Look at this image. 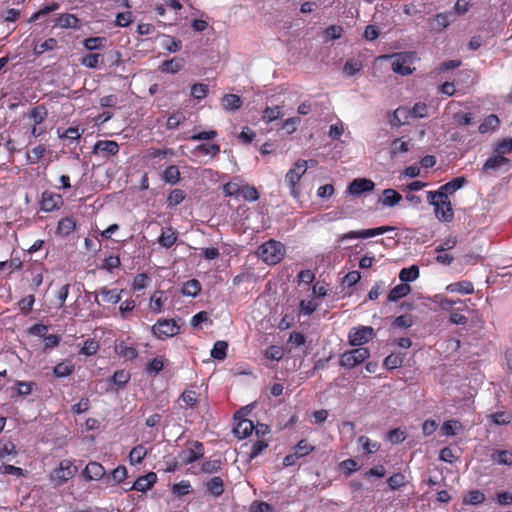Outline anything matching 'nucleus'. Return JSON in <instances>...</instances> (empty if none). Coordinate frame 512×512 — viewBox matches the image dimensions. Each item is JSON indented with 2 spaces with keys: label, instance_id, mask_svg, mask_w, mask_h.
<instances>
[{
  "label": "nucleus",
  "instance_id": "1",
  "mask_svg": "<svg viewBox=\"0 0 512 512\" xmlns=\"http://www.w3.org/2000/svg\"><path fill=\"white\" fill-rule=\"evenodd\" d=\"M285 253V245L274 239H270L261 244L257 251L258 257L268 265H276L281 262Z\"/></svg>",
  "mask_w": 512,
  "mask_h": 512
},
{
  "label": "nucleus",
  "instance_id": "2",
  "mask_svg": "<svg viewBox=\"0 0 512 512\" xmlns=\"http://www.w3.org/2000/svg\"><path fill=\"white\" fill-rule=\"evenodd\" d=\"M78 469L69 459L60 461L59 465L49 473V480L54 487L62 486L72 479Z\"/></svg>",
  "mask_w": 512,
  "mask_h": 512
},
{
  "label": "nucleus",
  "instance_id": "3",
  "mask_svg": "<svg viewBox=\"0 0 512 512\" xmlns=\"http://www.w3.org/2000/svg\"><path fill=\"white\" fill-rule=\"evenodd\" d=\"M27 117L31 123L30 134L32 137L38 138L47 132L44 122L48 117V109L44 104L32 107Z\"/></svg>",
  "mask_w": 512,
  "mask_h": 512
},
{
  "label": "nucleus",
  "instance_id": "4",
  "mask_svg": "<svg viewBox=\"0 0 512 512\" xmlns=\"http://www.w3.org/2000/svg\"><path fill=\"white\" fill-rule=\"evenodd\" d=\"M383 58H392L393 62L391 64L392 71L396 74L407 76L413 73L415 68H411V65L414 63L416 57L413 52H401L394 53L392 55H385Z\"/></svg>",
  "mask_w": 512,
  "mask_h": 512
},
{
  "label": "nucleus",
  "instance_id": "5",
  "mask_svg": "<svg viewBox=\"0 0 512 512\" xmlns=\"http://www.w3.org/2000/svg\"><path fill=\"white\" fill-rule=\"evenodd\" d=\"M307 171V161L299 159L297 160L293 167L288 170L285 175V183L290 189V194L294 198H298L300 196V191L297 187L302 176Z\"/></svg>",
  "mask_w": 512,
  "mask_h": 512
},
{
  "label": "nucleus",
  "instance_id": "6",
  "mask_svg": "<svg viewBox=\"0 0 512 512\" xmlns=\"http://www.w3.org/2000/svg\"><path fill=\"white\" fill-rule=\"evenodd\" d=\"M156 338L165 340L180 333V326L174 319H159L151 327Z\"/></svg>",
  "mask_w": 512,
  "mask_h": 512
},
{
  "label": "nucleus",
  "instance_id": "7",
  "mask_svg": "<svg viewBox=\"0 0 512 512\" xmlns=\"http://www.w3.org/2000/svg\"><path fill=\"white\" fill-rule=\"evenodd\" d=\"M370 356L368 348L358 347L350 351H346L341 355L340 366L352 369L355 366L363 363Z\"/></svg>",
  "mask_w": 512,
  "mask_h": 512
},
{
  "label": "nucleus",
  "instance_id": "8",
  "mask_svg": "<svg viewBox=\"0 0 512 512\" xmlns=\"http://www.w3.org/2000/svg\"><path fill=\"white\" fill-rule=\"evenodd\" d=\"M375 335V331L371 326L354 327L348 333V341L351 346L361 347L371 341Z\"/></svg>",
  "mask_w": 512,
  "mask_h": 512
},
{
  "label": "nucleus",
  "instance_id": "9",
  "mask_svg": "<svg viewBox=\"0 0 512 512\" xmlns=\"http://www.w3.org/2000/svg\"><path fill=\"white\" fill-rule=\"evenodd\" d=\"M394 230H395V227H393V226H381V227H376V228H371V229H363L360 231H349L347 233L340 235L338 238V242L343 243L344 241L349 240V239L370 238V237L382 235L384 233L394 231Z\"/></svg>",
  "mask_w": 512,
  "mask_h": 512
},
{
  "label": "nucleus",
  "instance_id": "10",
  "mask_svg": "<svg viewBox=\"0 0 512 512\" xmlns=\"http://www.w3.org/2000/svg\"><path fill=\"white\" fill-rule=\"evenodd\" d=\"M204 456V445L199 441H191L186 444V449L179 455L182 464L188 465L196 462Z\"/></svg>",
  "mask_w": 512,
  "mask_h": 512
},
{
  "label": "nucleus",
  "instance_id": "11",
  "mask_svg": "<svg viewBox=\"0 0 512 512\" xmlns=\"http://www.w3.org/2000/svg\"><path fill=\"white\" fill-rule=\"evenodd\" d=\"M64 204L63 198L60 194L52 191H44L41 194L39 205L42 211L53 212L59 210Z\"/></svg>",
  "mask_w": 512,
  "mask_h": 512
},
{
  "label": "nucleus",
  "instance_id": "12",
  "mask_svg": "<svg viewBox=\"0 0 512 512\" xmlns=\"http://www.w3.org/2000/svg\"><path fill=\"white\" fill-rule=\"evenodd\" d=\"M434 212L436 218L441 222L449 223L454 219V211L449 198L438 199L436 205L434 206Z\"/></svg>",
  "mask_w": 512,
  "mask_h": 512
},
{
  "label": "nucleus",
  "instance_id": "13",
  "mask_svg": "<svg viewBox=\"0 0 512 512\" xmlns=\"http://www.w3.org/2000/svg\"><path fill=\"white\" fill-rule=\"evenodd\" d=\"M157 482V475L155 472H149L145 475L139 476L133 483L130 490H136L139 492H147Z\"/></svg>",
  "mask_w": 512,
  "mask_h": 512
},
{
  "label": "nucleus",
  "instance_id": "14",
  "mask_svg": "<svg viewBox=\"0 0 512 512\" xmlns=\"http://www.w3.org/2000/svg\"><path fill=\"white\" fill-rule=\"evenodd\" d=\"M105 474L106 471L102 464L95 461L89 462L82 471V476L88 481L100 480Z\"/></svg>",
  "mask_w": 512,
  "mask_h": 512
},
{
  "label": "nucleus",
  "instance_id": "15",
  "mask_svg": "<svg viewBox=\"0 0 512 512\" xmlns=\"http://www.w3.org/2000/svg\"><path fill=\"white\" fill-rule=\"evenodd\" d=\"M375 187L372 180L366 178L354 179L348 186V192L351 195H360L364 192H371Z\"/></svg>",
  "mask_w": 512,
  "mask_h": 512
},
{
  "label": "nucleus",
  "instance_id": "16",
  "mask_svg": "<svg viewBox=\"0 0 512 512\" xmlns=\"http://www.w3.org/2000/svg\"><path fill=\"white\" fill-rule=\"evenodd\" d=\"M123 290L108 289L106 287L100 288L98 292H95V302L100 305L98 301V295H101L102 301L109 304H117L121 300V293Z\"/></svg>",
  "mask_w": 512,
  "mask_h": 512
},
{
  "label": "nucleus",
  "instance_id": "17",
  "mask_svg": "<svg viewBox=\"0 0 512 512\" xmlns=\"http://www.w3.org/2000/svg\"><path fill=\"white\" fill-rule=\"evenodd\" d=\"M465 183H466L465 177H463V176L455 177L452 180H450L449 182H447L439 187V194L441 195L442 198L447 199V198H449V195L453 194L458 189L462 188Z\"/></svg>",
  "mask_w": 512,
  "mask_h": 512
},
{
  "label": "nucleus",
  "instance_id": "18",
  "mask_svg": "<svg viewBox=\"0 0 512 512\" xmlns=\"http://www.w3.org/2000/svg\"><path fill=\"white\" fill-rule=\"evenodd\" d=\"M77 227V221L72 216L63 217L58 221L56 227V234L61 236H68L75 231Z\"/></svg>",
  "mask_w": 512,
  "mask_h": 512
},
{
  "label": "nucleus",
  "instance_id": "19",
  "mask_svg": "<svg viewBox=\"0 0 512 512\" xmlns=\"http://www.w3.org/2000/svg\"><path fill=\"white\" fill-rule=\"evenodd\" d=\"M510 163H511L510 159L506 158L505 156L497 154V155L489 157L486 160V162L484 163V165L482 167V170L485 172L497 171L502 166L510 165Z\"/></svg>",
  "mask_w": 512,
  "mask_h": 512
},
{
  "label": "nucleus",
  "instance_id": "20",
  "mask_svg": "<svg viewBox=\"0 0 512 512\" xmlns=\"http://www.w3.org/2000/svg\"><path fill=\"white\" fill-rule=\"evenodd\" d=\"M178 239V232L173 227H167L162 230L161 235L158 238L160 246L169 249L171 248Z\"/></svg>",
  "mask_w": 512,
  "mask_h": 512
},
{
  "label": "nucleus",
  "instance_id": "21",
  "mask_svg": "<svg viewBox=\"0 0 512 512\" xmlns=\"http://www.w3.org/2000/svg\"><path fill=\"white\" fill-rule=\"evenodd\" d=\"M221 105L225 111L232 112L243 106V100L236 94H225L221 99Z\"/></svg>",
  "mask_w": 512,
  "mask_h": 512
},
{
  "label": "nucleus",
  "instance_id": "22",
  "mask_svg": "<svg viewBox=\"0 0 512 512\" xmlns=\"http://www.w3.org/2000/svg\"><path fill=\"white\" fill-rule=\"evenodd\" d=\"M185 61L181 57H174L172 59L164 61L159 69L163 73L175 74L181 71L184 67Z\"/></svg>",
  "mask_w": 512,
  "mask_h": 512
},
{
  "label": "nucleus",
  "instance_id": "23",
  "mask_svg": "<svg viewBox=\"0 0 512 512\" xmlns=\"http://www.w3.org/2000/svg\"><path fill=\"white\" fill-rule=\"evenodd\" d=\"M95 152H102L105 156H113L119 152V145L112 140H99L94 146Z\"/></svg>",
  "mask_w": 512,
  "mask_h": 512
},
{
  "label": "nucleus",
  "instance_id": "24",
  "mask_svg": "<svg viewBox=\"0 0 512 512\" xmlns=\"http://www.w3.org/2000/svg\"><path fill=\"white\" fill-rule=\"evenodd\" d=\"M205 487L209 494L215 498L220 497L224 493V481L220 476H214L210 478L206 483Z\"/></svg>",
  "mask_w": 512,
  "mask_h": 512
},
{
  "label": "nucleus",
  "instance_id": "25",
  "mask_svg": "<svg viewBox=\"0 0 512 512\" xmlns=\"http://www.w3.org/2000/svg\"><path fill=\"white\" fill-rule=\"evenodd\" d=\"M254 428V423L251 420L241 419L236 423L233 432L236 437L243 439L251 435Z\"/></svg>",
  "mask_w": 512,
  "mask_h": 512
},
{
  "label": "nucleus",
  "instance_id": "26",
  "mask_svg": "<svg viewBox=\"0 0 512 512\" xmlns=\"http://www.w3.org/2000/svg\"><path fill=\"white\" fill-rule=\"evenodd\" d=\"M402 200V195L398 193L396 190L392 188H387L382 193V198L379 199V202L383 206L394 207L399 204Z\"/></svg>",
  "mask_w": 512,
  "mask_h": 512
},
{
  "label": "nucleus",
  "instance_id": "27",
  "mask_svg": "<svg viewBox=\"0 0 512 512\" xmlns=\"http://www.w3.org/2000/svg\"><path fill=\"white\" fill-rule=\"evenodd\" d=\"M79 20L74 14L62 13L55 19L54 26L63 29L76 28Z\"/></svg>",
  "mask_w": 512,
  "mask_h": 512
},
{
  "label": "nucleus",
  "instance_id": "28",
  "mask_svg": "<svg viewBox=\"0 0 512 512\" xmlns=\"http://www.w3.org/2000/svg\"><path fill=\"white\" fill-rule=\"evenodd\" d=\"M500 125V120L497 115H488L483 122L479 125L478 131L481 134H486L495 131Z\"/></svg>",
  "mask_w": 512,
  "mask_h": 512
},
{
  "label": "nucleus",
  "instance_id": "29",
  "mask_svg": "<svg viewBox=\"0 0 512 512\" xmlns=\"http://www.w3.org/2000/svg\"><path fill=\"white\" fill-rule=\"evenodd\" d=\"M116 353L125 360H134L138 356V350L134 346H128L125 342H120L115 347Z\"/></svg>",
  "mask_w": 512,
  "mask_h": 512
},
{
  "label": "nucleus",
  "instance_id": "30",
  "mask_svg": "<svg viewBox=\"0 0 512 512\" xmlns=\"http://www.w3.org/2000/svg\"><path fill=\"white\" fill-rule=\"evenodd\" d=\"M411 291V287L407 283H401L392 288L387 296V300L389 302H395L406 295H408Z\"/></svg>",
  "mask_w": 512,
  "mask_h": 512
},
{
  "label": "nucleus",
  "instance_id": "31",
  "mask_svg": "<svg viewBox=\"0 0 512 512\" xmlns=\"http://www.w3.org/2000/svg\"><path fill=\"white\" fill-rule=\"evenodd\" d=\"M447 290L454 293L472 294L474 292V286L472 282L463 280L449 284Z\"/></svg>",
  "mask_w": 512,
  "mask_h": 512
},
{
  "label": "nucleus",
  "instance_id": "32",
  "mask_svg": "<svg viewBox=\"0 0 512 512\" xmlns=\"http://www.w3.org/2000/svg\"><path fill=\"white\" fill-rule=\"evenodd\" d=\"M107 45V39L105 37H89L83 41V46L88 51L102 50Z\"/></svg>",
  "mask_w": 512,
  "mask_h": 512
},
{
  "label": "nucleus",
  "instance_id": "33",
  "mask_svg": "<svg viewBox=\"0 0 512 512\" xmlns=\"http://www.w3.org/2000/svg\"><path fill=\"white\" fill-rule=\"evenodd\" d=\"M104 57L99 53H89L81 58V64L87 68L96 69L103 63Z\"/></svg>",
  "mask_w": 512,
  "mask_h": 512
},
{
  "label": "nucleus",
  "instance_id": "34",
  "mask_svg": "<svg viewBox=\"0 0 512 512\" xmlns=\"http://www.w3.org/2000/svg\"><path fill=\"white\" fill-rule=\"evenodd\" d=\"M167 301V297L163 291H156L150 297V308L155 313H160L163 309L164 303Z\"/></svg>",
  "mask_w": 512,
  "mask_h": 512
},
{
  "label": "nucleus",
  "instance_id": "35",
  "mask_svg": "<svg viewBox=\"0 0 512 512\" xmlns=\"http://www.w3.org/2000/svg\"><path fill=\"white\" fill-rule=\"evenodd\" d=\"M201 291V284L197 279H191L186 281L181 289V292L185 296L196 297Z\"/></svg>",
  "mask_w": 512,
  "mask_h": 512
},
{
  "label": "nucleus",
  "instance_id": "36",
  "mask_svg": "<svg viewBox=\"0 0 512 512\" xmlns=\"http://www.w3.org/2000/svg\"><path fill=\"white\" fill-rule=\"evenodd\" d=\"M74 369H75V367H74L73 363H71L69 361H65V362L58 363L53 368V374L56 378H64V377L71 375L74 372Z\"/></svg>",
  "mask_w": 512,
  "mask_h": 512
},
{
  "label": "nucleus",
  "instance_id": "37",
  "mask_svg": "<svg viewBox=\"0 0 512 512\" xmlns=\"http://www.w3.org/2000/svg\"><path fill=\"white\" fill-rule=\"evenodd\" d=\"M146 455H147L146 448L142 444H139V445L133 447L132 450L130 451L129 462L131 465H138V464L142 463V461L146 457Z\"/></svg>",
  "mask_w": 512,
  "mask_h": 512
},
{
  "label": "nucleus",
  "instance_id": "38",
  "mask_svg": "<svg viewBox=\"0 0 512 512\" xmlns=\"http://www.w3.org/2000/svg\"><path fill=\"white\" fill-rule=\"evenodd\" d=\"M48 152L46 145L39 144L27 154V161L30 164L38 163Z\"/></svg>",
  "mask_w": 512,
  "mask_h": 512
},
{
  "label": "nucleus",
  "instance_id": "39",
  "mask_svg": "<svg viewBox=\"0 0 512 512\" xmlns=\"http://www.w3.org/2000/svg\"><path fill=\"white\" fill-rule=\"evenodd\" d=\"M419 277V267L412 265L408 268H403L399 273V278L402 282H412Z\"/></svg>",
  "mask_w": 512,
  "mask_h": 512
},
{
  "label": "nucleus",
  "instance_id": "40",
  "mask_svg": "<svg viewBox=\"0 0 512 512\" xmlns=\"http://www.w3.org/2000/svg\"><path fill=\"white\" fill-rule=\"evenodd\" d=\"M162 179L169 184H176L180 180V171L176 165L168 166L164 172Z\"/></svg>",
  "mask_w": 512,
  "mask_h": 512
},
{
  "label": "nucleus",
  "instance_id": "41",
  "mask_svg": "<svg viewBox=\"0 0 512 512\" xmlns=\"http://www.w3.org/2000/svg\"><path fill=\"white\" fill-rule=\"evenodd\" d=\"M57 40L55 38H48L43 42L36 44L33 48V52L35 55H41L46 51H52L57 47Z\"/></svg>",
  "mask_w": 512,
  "mask_h": 512
},
{
  "label": "nucleus",
  "instance_id": "42",
  "mask_svg": "<svg viewBox=\"0 0 512 512\" xmlns=\"http://www.w3.org/2000/svg\"><path fill=\"white\" fill-rule=\"evenodd\" d=\"M315 450V446L310 444L306 439H301L295 446L294 452L301 459Z\"/></svg>",
  "mask_w": 512,
  "mask_h": 512
},
{
  "label": "nucleus",
  "instance_id": "43",
  "mask_svg": "<svg viewBox=\"0 0 512 512\" xmlns=\"http://www.w3.org/2000/svg\"><path fill=\"white\" fill-rule=\"evenodd\" d=\"M227 349L228 343L226 341H217L211 350V356L216 360H224L227 356Z\"/></svg>",
  "mask_w": 512,
  "mask_h": 512
},
{
  "label": "nucleus",
  "instance_id": "44",
  "mask_svg": "<svg viewBox=\"0 0 512 512\" xmlns=\"http://www.w3.org/2000/svg\"><path fill=\"white\" fill-rule=\"evenodd\" d=\"M282 117L281 106L266 107L262 114V120L266 123H270Z\"/></svg>",
  "mask_w": 512,
  "mask_h": 512
},
{
  "label": "nucleus",
  "instance_id": "45",
  "mask_svg": "<svg viewBox=\"0 0 512 512\" xmlns=\"http://www.w3.org/2000/svg\"><path fill=\"white\" fill-rule=\"evenodd\" d=\"M243 188L241 181H230L223 185V192L226 196L239 197Z\"/></svg>",
  "mask_w": 512,
  "mask_h": 512
},
{
  "label": "nucleus",
  "instance_id": "46",
  "mask_svg": "<svg viewBox=\"0 0 512 512\" xmlns=\"http://www.w3.org/2000/svg\"><path fill=\"white\" fill-rule=\"evenodd\" d=\"M186 197V194L181 189H173L167 196L168 207H175L182 203Z\"/></svg>",
  "mask_w": 512,
  "mask_h": 512
},
{
  "label": "nucleus",
  "instance_id": "47",
  "mask_svg": "<svg viewBox=\"0 0 512 512\" xmlns=\"http://www.w3.org/2000/svg\"><path fill=\"white\" fill-rule=\"evenodd\" d=\"M34 303L35 297L34 295L30 294L19 300L17 305L21 313L26 316L32 312Z\"/></svg>",
  "mask_w": 512,
  "mask_h": 512
},
{
  "label": "nucleus",
  "instance_id": "48",
  "mask_svg": "<svg viewBox=\"0 0 512 512\" xmlns=\"http://www.w3.org/2000/svg\"><path fill=\"white\" fill-rule=\"evenodd\" d=\"M284 356V350L281 346L270 345L264 351V357L271 361H280Z\"/></svg>",
  "mask_w": 512,
  "mask_h": 512
},
{
  "label": "nucleus",
  "instance_id": "49",
  "mask_svg": "<svg viewBox=\"0 0 512 512\" xmlns=\"http://www.w3.org/2000/svg\"><path fill=\"white\" fill-rule=\"evenodd\" d=\"M358 443L362 446V449L366 454L375 453L380 448V444L378 442H373L366 436H360L358 438Z\"/></svg>",
  "mask_w": 512,
  "mask_h": 512
},
{
  "label": "nucleus",
  "instance_id": "50",
  "mask_svg": "<svg viewBox=\"0 0 512 512\" xmlns=\"http://www.w3.org/2000/svg\"><path fill=\"white\" fill-rule=\"evenodd\" d=\"M16 455V447L9 440L0 439V460Z\"/></svg>",
  "mask_w": 512,
  "mask_h": 512
},
{
  "label": "nucleus",
  "instance_id": "51",
  "mask_svg": "<svg viewBox=\"0 0 512 512\" xmlns=\"http://www.w3.org/2000/svg\"><path fill=\"white\" fill-rule=\"evenodd\" d=\"M485 494L480 490H472L464 498L463 503L467 505H478L485 501Z\"/></svg>",
  "mask_w": 512,
  "mask_h": 512
},
{
  "label": "nucleus",
  "instance_id": "52",
  "mask_svg": "<svg viewBox=\"0 0 512 512\" xmlns=\"http://www.w3.org/2000/svg\"><path fill=\"white\" fill-rule=\"evenodd\" d=\"M186 120L185 115L182 112H174L171 114L166 122V128L168 130L177 129Z\"/></svg>",
  "mask_w": 512,
  "mask_h": 512
},
{
  "label": "nucleus",
  "instance_id": "53",
  "mask_svg": "<svg viewBox=\"0 0 512 512\" xmlns=\"http://www.w3.org/2000/svg\"><path fill=\"white\" fill-rule=\"evenodd\" d=\"M338 468L345 476H350L358 470V463L350 458L340 462Z\"/></svg>",
  "mask_w": 512,
  "mask_h": 512
},
{
  "label": "nucleus",
  "instance_id": "54",
  "mask_svg": "<svg viewBox=\"0 0 512 512\" xmlns=\"http://www.w3.org/2000/svg\"><path fill=\"white\" fill-rule=\"evenodd\" d=\"M406 482V476L402 473H394L387 479V484L393 491L403 487Z\"/></svg>",
  "mask_w": 512,
  "mask_h": 512
},
{
  "label": "nucleus",
  "instance_id": "55",
  "mask_svg": "<svg viewBox=\"0 0 512 512\" xmlns=\"http://www.w3.org/2000/svg\"><path fill=\"white\" fill-rule=\"evenodd\" d=\"M240 196H242L243 199L248 202H255L259 199V193L257 189L255 186L249 184L243 185Z\"/></svg>",
  "mask_w": 512,
  "mask_h": 512
},
{
  "label": "nucleus",
  "instance_id": "56",
  "mask_svg": "<svg viewBox=\"0 0 512 512\" xmlns=\"http://www.w3.org/2000/svg\"><path fill=\"white\" fill-rule=\"evenodd\" d=\"M35 387L36 383L33 381H16L15 383L16 392L19 396H27L31 394Z\"/></svg>",
  "mask_w": 512,
  "mask_h": 512
},
{
  "label": "nucleus",
  "instance_id": "57",
  "mask_svg": "<svg viewBox=\"0 0 512 512\" xmlns=\"http://www.w3.org/2000/svg\"><path fill=\"white\" fill-rule=\"evenodd\" d=\"M150 278L146 273H139L133 278L132 282V289L133 291H140L142 289H145L149 283Z\"/></svg>",
  "mask_w": 512,
  "mask_h": 512
},
{
  "label": "nucleus",
  "instance_id": "58",
  "mask_svg": "<svg viewBox=\"0 0 512 512\" xmlns=\"http://www.w3.org/2000/svg\"><path fill=\"white\" fill-rule=\"evenodd\" d=\"M362 69V62L360 60H354V59H350L348 61H346L344 67H343V72L345 73L346 76H353L355 75L356 73H358L360 70Z\"/></svg>",
  "mask_w": 512,
  "mask_h": 512
},
{
  "label": "nucleus",
  "instance_id": "59",
  "mask_svg": "<svg viewBox=\"0 0 512 512\" xmlns=\"http://www.w3.org/2000/svg\"><path fill=\"white\" fill-rule=\"evenodd\" d=\"M209 92V87L204 83H196L191 87V96L197 100L204 99Z\"/></svg>",
  "mask_w": 512,
  "mask_h": 512
},
{
  "label": "nucleus",
  "instance_id": "60",
  "mask_svg": "<svg viewBox=\"0 0 512 512\" xmlns=\"http://www.w3.org/2000/svg\"><path fill=\"white\" fill-rule=\"evenodd\" d=\"M196 150L205 155L216 156L220 153V145L216 143H202Z\"/></svg>",
  "mask_w": 512,
  "mask_h": 512
},
{
  "label": "nucleus",
  "instance_id": "61",
  "mask_svg": "<svg viewBox=\"0 0 512 512\" xmlns=\"http://www.w3.org/2000/svg\"><path fill=\"white\" fill-rule=\"evenodd\" d=\"M130 373L126 370H117L112 376V382L118 387H124L130 380Z\"/></svg>",
  "mask_w": 512,
  "mask_h": 512
},
{
  "label": "nucleus",
  "instance_id": "62",
  "mask_svg": "<svg viewBox=\"0 0 512 512\" xmlns=\"http://www.w3.org/2000/svg\"><path fill=\"white\" fill-rule=\"evenodd\" d=\"M99 347V343L95 339L89 338L86 341H84L80 353L86 356H92L97 353Z\"/></svg>",
  "mask_w": 512,
  "mask_h": 512
},
{
  "label": "nucleus",
  "instance_id": "63",
  "mask_svg": "<svg viewBox=\"0 0 512 512\" xmlns=\"http://www.w3.org/2000/svg\"><path fill=\"white\" fill-rule=\"evenodd\" d=\"M128 475V471L125 466L119 465L110 473L109 478L114 481L115 484L122 483Z\"/></svg>",
  "mask_w": 512,
  "mask_h": 512
},
{
  "label": "nucleus",
  "instance_id": "64",
  "mask_svg": "<svg viewBox=\"0 0 512 512\" xmlns=\"http://www.w3.org/2000/svg\"><path fill=\"white\" fill-rule=\"evenodd\" d=\"M121 265V260L119 255H109L103 260L102 269L107 270L108 272H112L114 269L118 268Z\"/></svg>",
  "mask_w": 512,
  "mask_h": 512
}]
</instances>
